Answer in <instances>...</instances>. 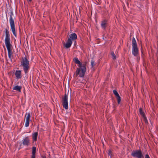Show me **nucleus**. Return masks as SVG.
Instances as JSON below:
<instances>
[{
  "label": "nucleus",
  "instance_id": "f257e3e1",
  "mask_svg": "<svg viewBox=\"0 0 158 158\" xmlns=\"http://www.w3.org/2000/svg\"><path fill=\"white\" fill-rule=\"evenodd\" d=\"M5 43L7 50L8 57L12 61L13 53L11 49L12 45L10 44V35L8 31V27L5 28Z\"/></svg>",
  "mask_w": 158,
  "mask_h": 158
},
{
  "label": "nucleus",
  "instance_id": "f03ea898",
  "mask_svg": "<svg viewBox=\"0 0 158 158\" xmlns=\"http://www.w3.org/2000/svg\"><path fill=\"white\" fill-rule=\"evenodd\" d=\"M20 66L23 68V69L25 74H27L30 69L29 61L26 56L22 58L21 61Z\"/></svg>",
  "mask_w": 158,
  "mask_h": 158
},
{
  "label": "nucleus",
  "instance_id": "7ed1b4c3",
  "mask_svg": "<svg viewBox=\"0 0 158 158\" xmlns=\"http://www.w3.org/2000/svg\"><path fill=\"white\" fill-rule=\"evenodd\" d=\"M86 71V65L81 66L77 69L75 73L76 75V76L79 75L80 77H83Z\"/></svg>",
  "mask_w": 158,
  "mask_h": 158
},
{
  "label": "nucleus",
  "instance_id": "20e7f679",
  "mask_svg": "<svg viewBox=\"0 0 158 158\" xmlns=\"http://www.w3.org/2000/svg\"><path fill=\"white\" fill-rule=\"evenodd\" d=\"M131 155L134 158H142L143 157V153L141 150H133L131 152Z\"/></svg>",
  "mask_w": 158,
  "mask_h": 158
},
{
  "label": "nucleus",
  "instance_id": "39448f33",
  "mask_svg": "<svg viewBox=\"0 0 158 158\" xmlns=\"http://www.w3.org/2000/svg\"><path fill=\"white\" fill-rule=\"evenodd\" d=\"M9 21L11 31L13 35L15 37H16L17 35L15 31V27L14 23V21L11 15H10Z\"/></svg>",
  "mask_w": 158,
  "mask_h": 158
},
{
  "label": "nucleus",
  "instance_id": "423d86ee",
  "mask_svg": "<svg viewBox=\"0 0 158 158\" xmlns=\"http://www.w3.org/2000/svg\"><path fill=\"white\" fill-rule=\"evenodd\" d=\"M68 93H66L62 98V105L63 107L66 110L68 108Z\"/></svg>",
  "mask_w": 158,
  "mask_h": 158
},
{
  "label": "nucleus",
  "instance_id": "0eeeda50",
  "mask_svg": "<svg viewBox=\"0 0 158 158\" xmlns=\"http://www.w3.org/2000/svg\"><path fill=\"white\" fill-rule=\"evenodd\" d=\"M132 54L134 56L137 57L138 59L137 61H138L139 60L140 57L139 56V50L137 46L132 47Z\"/></svg>",
  "mask_w": 158,
  "mask_h": 158
},
{
  "label": "nucleus",
  "instance_id": "6e6552de",
  "mask_svg": "<svg viewBox=\"0 0 158 158\" xmlns=\"http://www.w3.org/2000/svg\"><path fill=\"white\" fill-rule=\"evenodd\" d=\"M26 122L25 124V126L27 127L29 126L30 122V119L31 117V114L30 113H26Z\"/></svg>",
  "mask_w": 158,
  "mask_h": 158
},
{
  "label": "nucleus",
  "instance_id": "1a4fd4ad",
  "mask_svg": "<svg viewBox=\"0 0 158 158\" xmlns=\"http://www.w3.org/2000/svg\"><path fill=\"white\" fill-rule=\"evenodd\" d=\"M22 141L23 144L27 147L30 144V139L28 137H27L23 139Z\"/></svg>",
  "mask_w": 158,
  "mask_h": 158
},
{
  "label": "nucleus",
  "instance_id": "9d476101",
  "mask_svg": "<svg viewBox=\"0 0 158 158\" xmlns=\"http://www.w3.org/2000/svg\"><path fill=\"white\" fill-rule=\"evenodd\" d=\"M113 93L114 94V95H115V96L117 98V99L118 104H119L120 102L121 101V97H120V96L119 95V94H118L117 91L116 90L114 89L113 90Z\"/></svg>",
  "mask_w": 158,
  "mask_h": 158
},
{
  "label": "nucleus",
  "instance_id": "9b49d317",
  "mask_svg": "<svg viewBox=\"0 0 158 158\" xmlns=\"http://www.w3.org/2000/svg\"><path fill=\"white\" fill-rule=\"evenodd\" d=\"M73 61L74 63L77 64H78V67H80L81 66L86 65V63L85 62L84 63L82 64L80 62L77 58L75 57L73 59Z\"/></svg>",
  "mask_w": 158,
  "mask_h": 158
},
{
  "label": "nucleus",
  "instance_id": "f8f14e48",
  "mask_svg": "<svg viewBox=\"0 0 158 158\" xmlns=\"http://www.w3.org/2000/svg\"><path fill=\"white\" fill-rule=\"evenodd\" d=\"M107 26V21L106 20H104L101 23V27L103 30H105Z\"/></svg>",
  "mask_w": 158,
  "mask_h": 158
},
{
  "label": "nucleus",
  "instance_id": "ddd939ff",
  "mask_svg": "<svg viewBox=\"0 0 158 158\" xmlns=\"http://www.w3.org/2000/svg\"><path fill=\"white\" fill-rule=\"evenodd\" d=\"M15 74V76L16 78L17 79H19L22 78V75H21V70H16Z\"/></svg>",
  "mask_w": 158,
  "mask_h": 158
},
{
  "label": "nucleus",
  "instance_id": "4468645a",
  "mask_svg": "<svg viewBox=\"0 0 158 158\" xmlns=\"http://www.w3.org/2000/svg\"><path fill=\"white\" fill-rule=\"evenodd\" d=\"M69 36V38L68 39H70L72 41L75 40L77 38V36L75 33H73L70 34Z\"/></svg>",
  "mask_w": 158,
  "mask_h": 158
},
{
  "label": "nucleus",
  "instance_id": "2eb2a0df",
  "mask_svg": "<svg viewBox=\"0 0 158 158\" xmlns=\"http://www.w3.org/2000/svg\"><path fill=\"white\" fill-rule=\"evenodd\" d=\"M72 44V41L70 39H68L67 42L66 43L64 47L66 48H70Z\"/></svg>",
  "mask_w": 158,
  "mask_h": 158
},
{
  "label": "nucleus",
  "instance_id": "dca6fc26",
  "mask_svg": "<svg viewBox=\"0 0 158 158\" xmlns=\"http://www.w3.org/2000/svg\"><path fill=\"white\" fill-rule=\"evenodd\" d=\"M36 151V148L33 147L32 148V155L31 158H35V154Z\"/></svg>",
  "mask_w": 158,
  "mask_h": 158
},
{
  "label": "nucleus",
  "instance_id": "f3484780",
  "mask_svg": "<svg viewBox=\"0 0 158 158\" xmlns=\"http://www.w3.org/2000/svg\"><path fill=\"white\" fill-rule=\"evenodd\" d=\"M21 86L17 85L14 86L13 88V89L14 90H16L19 92H21Z\"/></svg>",
  "mask_w": 158,
  "mask_h": 158
},
{
  "label": "nucleus",
  "instance_id": "a211bd4d",
  "mask_svg": "<svg viewBox=\"0 0 158 158\" xmlns=\"http://www.w3.org/2000/svg\"><path fill=\"white\" fill-rule=\"evenodd\" d=\"M38 133L37 132H35L32 134V139L33 141H35L37 139Z\"/></svg>",
  "mask_w": 158,
  "mask_h": 158
},
{
  "label": "nucleus",
  "instance_id": "6ab92c4d",
  "mask_svg": "<svg viewBox=\"0 0 158 158\" xmlns=\"http://www.w3.org/2000/svg\"><path fill=\"white\" fill-rule=\"evenodd\" d=\"M137 46V44L135 38L133 37L132 39V47Z\"/></svg>",
  "mask_w": 158,
  "mask_h": 158
},
{
  "label": "nucleus",
  "instance_id": "aec40b11",
  "mask_svg": "<svg viewBox=\"0 0 158 158\" xmlns=\"http://www.w3.org/2000/svg\"><path fill=\"white\" fill-rule=\"evenodd\" d=\"M139 112L140 114L143 116L144 117V114L143 111L142 109L141 108H140L139 109Z\"/></svg>",
  "mask_w": 158,
  "mask_h": 158
},
{
  "label": "nucleus",
  "instance_id": "412c9836",
  "mask_svg": "<svg viewBox=\"0 0 158 158\" xmlns=\"http://www.w3.org/2000/svg\"><path fill=\"white\" fill-rule=\"evenodd\" d=\"M111 55L112 56V58L113 59L115 60L116 59V56L115 55L113 52L111 53Z\"/></svg>",
  "mask_w": 158,
  "mask_h": 158
},
{
  "label": "nucleus",
  "instance_id": "4be33fe9",
  "mask_svg": "<svg viewBox=\"0 0 158 158\" xmlns=\"http://www.w3.org/2000/svg\"><path fill=\"white\" fill-rule=\"evenodd\" d=\"M108 154L109 156H110V158H111V156H112V151L111 149H109L108 151Z\"/></svg>",
  "mask_w": 158,
  "mask_h": 158
},
{
  "label": "nucleus",
  "instance_id": "5701e85b",
  "mask_svg": "<svg viewBox=\"0 0 158 158\" xmlns=\"http://www.w3.org/2000/svg\"><path fill=\"white\" fill-rule=\"evenodd\" d=\"M91 63L92 67H93L94 65V61L93 60H92Z\"/></svg>",
  "mask_w": 158,
  "mask_h": 158
},
{
  "label": "nucleus",
  "instance_id": "b1692460",
  "mask_svg": "<svg viewBox=\"0 0 158 158\" xmlns=\"http://www.w3.org/2000/svg\"><path fill=\"white\" fill-rule=\"evenodd\" d=\"M145 158H150L148 154H146L145 156Z\"/></svg>",
  "mask_w": 158,
  "mask_h": 158
},
{
  "label": "nucleus",
  "instance_id": "393cba45",
  "mask_svg": "<svg viewBox=\"0 0 158 158\" xmlns=\"http://www.w3.org/2000/svg\"><path fill=\"white\" fill-rule=\"evenodd\" d=\"M32 0H27V1L29 2H31L32 1Z\"/></svg>",
  "mask_w": 158,
  "mask_h": 158
},
{
  "label": "nucleus",
  "instance_id": "a878e982",
  "mask_svg": "<svg viewBox=\"0 0 158 158\" xmlns=\"http://www.w3.org/2000/svg\"><path fill=\"white\" fill-rule=\"evenodd\" d=\"M141 53L143 54V50L141 49Z\"/></svg>",
  "mask_w": 158,
  "mask_h": 158
}]
</instances>
